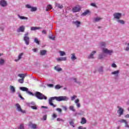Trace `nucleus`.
I'll list each match as a JSON object with an SVG mask.
<instances>
[{
    "mask_svg": "<svg viewBox=\"0 0 129 129\" xmlns=\"http://www.w3.org/2000/svg\"><path fill=\"white\" fill-rule=\"evenodd\" d=\"M117 108H118V110H117V113L119 114V116H121V115L123 114V109L119 106H118Z\"/></svg>",
    "mask_w": 129,
    "mask_h": 129,
    "instance_id": "11",
    "label": "nucleus"
},
{
    "mask_svg": "<svg viewBox=\"0 0 129 129\" xmlns=\"http://www.w3.org/2000/svg\"><path fill=\"white\" fill-rule=\"evenodd\" d=\"M31 95L32 96H35V97H37L38 99H40V100H42L43 99H45L46 100V99H47V97L39 92H36L35 94H33V95Z\"/></svg>",
    "mask_w": 129,
    "mask_h": 129,
    "instance_id": "3",
    "label": "nucleus"
},
{
    "mask_svg": "<svg viewBox=\"0 0 129 129\" xmlns=\"http://www.w3.org/2000/svg\"><path fill=\"white\" fill-rule=\"evenodd\" d=\"M125 127H126L127 128H129V124L127 123V121L125 122Z\"/></svg>",
    "mask_w": 129,
    "mask_h": 129,
    "instance_id": "52",
    "label": "nucleus"
},
{
    "mask_svg": "<svg viewBox=\"0 0 129 129\" xmlns=\"http://www.w3.org/2000/svg\"><path fill=\"white\" fill-rule=\"evenodd\" d=\"M61 88V86L59 85H56L55 86V89H60Z\"/></svg>",
    "mask_w": 129,
    "mask_h": 129,
    "instance_id": "46",
    "label": "nucleus"
},
{
    "mask_svg": "<svg viewBox=\"0 0 129 129\" xmlns=\"http://www.w3.org/2000/svg\"><path fill=\"white\" fill-rule=\"evenodd\" d=\"M42 33L43 35H47V31L46 30H43Z\"/></svg>",
    "mask_w": 129,
    "mask_h": 129,
    "instance_id": "53",
    "label": "nucleus"
},
{
    "mask_svg": "<svg viewBox=\"0 0 129 129\" xmlns=\"http://www.w3.org/2000/svg\"><path fill=\"white\" fill-rule=\"evenodd\" d=\"M120 122H124V123H125V122H126V120H124V119H122L121 120L119 121Z\"/></svg>",
    "mask_w": 129,
    "mask_h": 129,
    "instance_id": "56",
    "label": "nucleus"
},
{
    "mask_svg": "<svg viewBox=\"0 0 129 129\" xmlns=\"http://www.w3.org/2000/svg\"><path fill=\"white\" fill-rule=\"evenodd\" d=\"M9 88H10L11 93H16V88H15V87H14V86H10Z\"/></svg>",
    "mask_w": 129,
    "mask_h": 129,
    "instance_id": "18",
    "label": "nucleus"
},
{
    "mask_svg": "<svg viewBox=\"0 0 129 129\" xmlns=\"http://www.w3.org/2000/svg\"><path fill=\"white\" fill-rule=\"evenodd\" d=\"M56 60L57 62H61V61H67V57H57L56 58Z\"/></svg>",
    "mask_w": 129,
    "mask_h": 129,
    "instance_id": "15",
    "label": "nucleus"
},
{
    "mask_svg": "<svg viewBox=\"0 0 129 129\" xmlns=\"http://www.w3.org/2000/svg\"><path fill=\"white\" fill-rule=\"evenodd\" d=\"M17 16L20 20H28L29 19L28 17H26L25 16H21L19 14H18Z\"/></svg>",
    "mask_w": 129,
    "mask_h": 129,
    "instance_id": "23",
    "label": "nucleus"
},
{
    "mask_svg": "<svg viewBox=\"0 0 129 129\" xmlns=\"http://www.w3.org/2000/svg\"><path fill=\"white\" fill-rule=\"evenodd\" d=\"M49 10H52V6L51 5H48L46 9V11L48 12Z\"/></svg>",
    "mask_w": 129,
    "mask_h": 129,
    "instance_id": "37",
    "label": "nucleus"
},
{
    "mask_svg": "<svg viewBox=\"0 0 129 129\" xmlns=\"http://www.w3.org/2000/svg\"><path fill=\"white\" fill-rule=\"evenodd\" d=\"M18 77H20L21 79H25V77H27V74H19L18 75Z\"/></svg>",
    "mask_w": 129,
    "mask_h": 129,
    "instance_id": "20",
    "label": "nucleus"
},
{
    "mask_svg": "<svg viewBox=\"0 0 129 129\" xmlns=\"http://www.w3.org/2000/svg\"><path fill=\"white\" fill-rule=\"evenodd\" d=\"M73 25L76 26L77 28H79V27H80V26L81 25V22L79 21H73Z\"/></svg>",
    "mask_w": 129,
    "mask_h": 129,
    "instance_id": "14",
    "label": "nucleus"
},
{
    "mask_svg": "<svg viewBox=\"0 0 129 129\" xmlns=\"http://www.w3.org/2000/svg\"><path fill=\"white\" fill-rule=\"evenodd\" d=\"M19 96L20 98H21V99H24V98L23 97H22V95H21V94L19 93Z\"/></svg>",
    "mask_w": 129,
    "mask_h": 129,
    "instance_id": "63",
    "label": "nucleus"
},
{
    "mask_svg": "<svg viewBox=\"0 0 129 129\" xmlns=\"http://www.w3.org/2000/svg\"><path fill=\"white\" fill-rule=\"evenodd\" d=\"M29 32H26L24 37V41L25 42L26 45H29L30 44V37H29Z\"/></svg>",
    "mask_w": 129,
    "mask_h": 129,
    "instance_id": "5",
    "label": "nucleus"
},
{
    "mask_svg": "<svg viewBox=\"0 0 129 129\" xmlns=\"http://www.w3.org/2000/svg\"><path fill=\"white\" fill-rule=\"evenodd\" d=\"M98 72L99 73L102 74L103 73V68L102 67H100L98 69Z\"/></svg>",
    "mask_w": 129,
    "mask_h": 129,
    "instance_id": "35",
    "label": "nucleus"
},
{
    "mask_svg": "<svg viewBox=\"0 0 129 129\" xmlns=\"http://www.w3.org/2000/svg\"><path fill=\"white\" fill-rule=\"evenodd\" d=\"M43 119L44 120H46L47 119V115H44L43 117Z\"/></svg>",
    "mask_w": 129,
    "mask_h": 129,
    "instance_id": "58",
    "label": "nucleus"
},
{
    "mask_svg": "<svg viewBox=\"0 0 129 129\" xmlns=\"http://www.w3.org/2000/svg\"><path fill=\"white\" fill-rule=\"evenodd\" d=\"M48 87H49L50 88H53L54 87V85L53 84H47Z\"/></svg>",
    "mask_w": 129,
    "mask_h": 129,
    "instance_id": "51",
    "label": "nucleus"
},
{
    "mask_svg": "<svg viewBox=\"0 0 129 129\" xmlns=\"http://www.w3.org/2000/svg\"><path fill=\"white\" fill-rule=\"evenodd\" d=\"M17 32H18V33H20V32L23 33L25 32V26H21L19 28V29L17 30Z\"/></svg>",
    "mask_w": 129,
    "mask_h": 129,
    "instance_id": "16",
    "label": "nucleus"
},
{
    "mask_svg": "<svg viewBox=\"0 0 129 129\" xmlns=\"http://www.w3.org/2000/svg\"><path fill=\"white\" fill-rule=\"evenodd\" d=\"M111 67L112 68H117V66H116V64L113 63L111 64Z\"/></svg>",
    "mask_w": 129,
    "mask_h": 129,
    "instance_id": "41",
    "label": "nucleus"
},
{
    "mask_svg": "<svg viewBox=\"0 0 129 129\" xmlns=\"http://www.w3.org/2000/svg\"><path fill=\"white\" fill-rule=\"evenodd\" d=\"M32 7V6L30 4H27L25 5V8H27V9H31Z\"/></svg>",
    "mask_w": 129,
    "mask_h": 129,
    "instance_id": "42",
    "label": "nucleus"
},
{
    "mask_svg": "<svg viewBox=\"0 0 129 129\" xmlns=\"http://www.w3.org/2000/svg\"><path fill=\"white\" fill-rule=\"evenodd\" d=\"M113 16L114 19L117 21V20H119L121 17H122V14L120 13H115L113 14Z\"/></svg>",
    "mask_w": 129,
    "mask_h": 129,
    "instance_id": "6",
    "label": "nucleus"
},
{
    "mask_svg": "<svg viewBox=\"0 0 129 129\" xmlns=\"http://www.w3.org/2000/svg\"><path fill=\"white\" fill-rule=\"evenodd\" d=\"M56 111H58V112H59V113H61L62 112V109L59 108H57L56 109Z\"/></svg>",
    "mask_w": 129,
    "mask_h": 129,
    "instance_id": "44",
    "label": "nucleus"
},
{
    "mask_svg": "<svg viewBox=\"0 0 129 129\" xmlns=\"http://www.w3.org/2000/svg\"><path fill=\"white\" fill-rule=\"evenodd\" d=\"M34 42L35 43H36L37 45H39L40 44V41H39V40L37 38H34Z\"/></svg>",
    "mask_w": 129,
    "mask_h": 129,
    "instance_id": "38",
    "label": "nucleus"
},
{
    "mask_svg": "<svg viewBox=\"0 0 129 129\" xmlns=\"http://www.w3.org/2000/svg\"><path fill=\"white\" fill-rule=\"evenodd\" d=\"M56 120H57V121H62L63 122H64V121L63 119H62V118H57L56 119Z\"/></svg>",
    "mask_w": 129,
    "mask_h": 129,
    "instance_id": "48",
    "label": "nucleus"
},
{
    "mask_svg": "<svg viewBox=\"0 0 129 129\" xmlns=\"http://www.w3.org/2000/svg\"><path fill=\"white\" fill-rule=\"evenodd\" d=\"M29 126H30V127H31V128L32 129H36L37 128V124H34L32 122H30L29 124Z\"/></svg>",
    "mask_w": 129,
    "mask_h": 129,
    "instance_id": "19",
    "label": "nucleus"
},
{
    "mask_svg": "<svg viewBox=\"0 0 129 129\" xmlns=\"http://www.w3.org/2000/svg\"><path fill=\"white\" fill-rule=\"evenodd\" d=\"M78 129H86V127H83V126H80L78 127Z\"/></svg>",
    "mask_w": 129,
    "mask_h": 129,
    "instance_id": "60",
    "label": "nucleus"
},
{
    "mask_svg": "<svg viewBox=\"0 0 129 129\" xmlns=\"http://www.w3.org/2000/svg\"><path fill=\"white\" fill-rule=\"evenodd\" d=\"M90 6L91 7H93L94 8H96V9H97V6H96V4H95L94 3H91L90 4Z\"/></svg>",
    "mask_w": 129,
    "mask_h": 129,
    "instance_id": "39",
    "label": "nucleus"
},
{
    "mask_svg": "<svg viewBox=\"0 0 129 129\" xmlns=\"http://www.w3.org/2000/svg\"><path fill=\"white\" fill-rule=\"evenodd\" d=\"M32 51H33L34 52H36L38 51V49L37 48H33L32 49Z\"/></svg>",
    "mask_w": 129,
    "mask_h": 129,
    "instance_id": "61",
    "label": "nucleus"
},
{
    "mask_svg": "<svg viewBox=\"0 0 129 129\" xmlns=\"http://www.w3.org/2000/svg\"><path fill=\"white\" fill-rule=\"evenodd\" d=\"M102 20V18L100 17H97L93 19V22L94 23H98V22H100Z\"/></svg>",
    "mask_w": 129,
    "mask_h": 129,
    "instance_id": "17",
    "label": "nucleus"
},
{
    "mask_svg": "<svg viewBox=\"0 0 129 129\" xmlns=\"http://www.w3.org/2000/svg\"><path fill=\"white\" fill-rule=\"evenodd\" d=\"M41 29L40 27H31L30 28L31 31H36V30H40Z\"/></svg>",
    "mask_w": 129,
    "mask_h": 129,
    "instance_id": "25",
    "label": "nucleus"
},
{
    "mask_svg": "<svg viewBox=\"0 0 129 129\" xmlns=\"http://www.w3.org/2000/svg\"><path fill=\"white\" fill-rule=\"evenodd\" d=\"M76 104V106H77V107H78V108H79L80 107H81V105L80 104V103H77Z\"/></svg>",
    "mask_w": 129,
    "mask_h": 129,
    "instance_id": "54",
    "label": "nucleus"
},
{
    "mask_svg": "<svg viewBox=\"0 0 129 129\" xmlns=\"http://www.w3.org/2000/svg\"><path fill=\"white\" fill-rule=\"evenodd\" d=\"M20 90H22V91H26V93H28V94H29L30 95H34V94H33V93L29 91V89H28V88L25 87H21L20 88Z\"/></svg>",
    "mask_w": 129,
    "mask_h": 129,
    "instance_id": "7",
    "label": "nucleus"
},
{
    "mask_svg": "<svg viewBox=\"0 0 129 129\" xmlns=\"http://www.w3.org/2000/svg\"><path fill=\"white\" fill-rule=\"evenodd\" d=\"M89 14V10H86L85 12L82 13V16H87Z\"/></svg>",
    "mask_w": 129,
    "mask_h": 129,
    "instance_id": "33",
    "label": "nucleus"
},
{
    "mask_svg": "<svg viewBox=\"0 0 129 129\" xmlns=\"http://www.w3.org/2000/svg\"><path fill=\"white\" fill-rule=\"evenodd\" d=\"M101 50L103 53H100L99 54V59H103L106 57V55H109L111 56L113 54V50L112 49L109 50L105 47H102Z\"/></svg>",
    "mask_w": 129,
    "mask_h": 129,
    "instance_id": "2",
    "label": "nucleus"
},
{
    "mask_svg": "<svg viewBox=\"0 0 129 129\" xmlns=\"http://www.w3.org/2000/svg\"><path fill=\"white\" fill-rule=\"evenodd\" d=\"M69 99L68 97L67 96H58V97H50L49 99V104L51 106H53V107H56L57 105H54V104L52 103L53 100H56V101H68V100Z\"/></svg>",
    "mask_w": 129,
    "mask_h": 129,
    "instance_id": "1",
    "label": "nucleus"
},
{
    "mask_svg": "<svg viewBox=\"0 0 129 129\" xmlns=\"http://www.w3.org/2000/svg\"><path fill=\"white\" fill-rule=\"evenodd\" d=\"M86 119L84 117H83L82 118L81 123H82V124H85V123H86Z\"/></svg>",
    "mask_w": 129,
    "mask_h": 129,
    "instance_id": "30",
    "label": "nucleus"
},
{
    "mask_svg": "<svg viewBox=\"0 0 129 129\" xmlns=\"http://www.w3.org/2000/svg\"><path fill=\"white\" fill-rule=\"evenodd\" d=\"M52 116L53 118H56V117H57V114H56L55 113H53Z\"/></svg>",
    "mask_w": 129,
    "mask_h": 129,
    "instance_id": "55",
    "label": "nucleus"
},
{
    "mask_svg": "<svg viewBox=\"0 0 129 129\" xmlns=\"http://www.w3.org/2000/svg\"><path fill=\"white\" fill-rule=\"evenodd\" d=\"M54 70H56L58 72H60V71H62V68H60V66L57 65L54 67Z\"/></svg>",
    "mask_w": 129,
    "mask_h": 129,
    "instance_id": "21",
    "label": "nucleus"
},
{
    "mask_svg": "<svg viewBox=\"0 0 129 129\" xmlns=\"http://www.w3.org/2000/svg\"><path fill=\"white\" fill-rule=\"evenodd\" d=\"M5 59L3 58H0V66H3L5 64Z\"/></svg>",
    "mask_w": 129,
    "mask_h": 129,
    "instance_id": "31",
    "label": "nucleus"
},
{
    "mask_svg": "<svg viewBox=\"0 0 129 129\" xmlns=\"http://www.w3.org/2000/svg\"><path fill=\"white\" fill-rule=\"evenodd\" d=\"M0 6L3 8H6L8 6V2L5 0H1L0 1Z\"/></svg>",
    "mask_w": 129,
    "mask_h": 129,
    "instance_id": "10",
    "label": "nucleus"
},
{
    "mask_svg": "<svg viewBox=\"0 0 129 129\" xmlns=\"http://www.w3.org/2000/svg\"><path fill=\"white\" fill-rule=\"evenodd\" d=\"M116 22H117L118 24H120L121 25H124V24H125V22L124 21V20L120 19L116 20Z\"/></svg>",
    "mask_w": 129,
    "mask_h": 129,
    "instance_id": "27",
    "label": "nucleus"
},
{
    "mask_svg": "<svg viewBox=\"0 0 129 129\" xmlns=\"http://www.w3.org/2000/svg\"><path fill=\"white\" fill-rule=\"evenodd\" d=\"M71 59L72 61H75L77 60V56H76V53H73L71 54Z\"/></svg>",
    "mask_w": 129,
    "mask_h": 129,
    "instance_id": "13",
    "label": "nucleus"
},
{
    "mask_svg": "<svg viewBox=\"0 0 129 129\" xmlns=\"http://www.w3.org/2000/svg\"><path fill=\"white\" fill-rule=\"evenodd\" d=\"M24 79H19L18 80V82L19 83H21V84H23V83H24Z\"/></svg>",
    "mask_w": 129,
    "mask_h": 129,
    "instance_id": "40",
    "label": "nucleus"
},
{
    "mask_svg": "<svg viewBox=\"0 0 129 129\" xmlns=\"http://www.w3.org/2000/svg\"><path fill=\"white\" fill-rule=\"evenodd\" d=\"M62 107L63 108V109H64V110H67V107L65 106H62Z\"/></svg>",
    "mask_w": 129,
    "mask_h": 129,
    "instance_id": "59",
    "label": "nucleus"
},
{
    "mask_svg": "<svg viewBox=\"0 0 129 129\" xmlns=\"http://www.w3.org/2000/svg\"><path fill=\"white\" fill-rule=\"evenodd\" d=\"M70 125L73 126V127H75V125H74V120H72L71 121L69 122Z\"/></svg>",
    "mask_w": 129,
    "mask_h": 129,
    "instance_id": "32",
    "label": "nucleus"
},
{
    "mask_svg": "<svg viewBox=\"0 0 129 129\" xmlns=\"http://www.w3.org/2000/svg\"><path fill=\"white\" fill-rule=\"evenodd\" d=\"M40 55L41 56H44L46 54H47V50H41L40 51Z\"/></svg>",
    "mask_w": 129,
    "mask_h": 129,
    "instance_id": "26",
    "label": "nucleus"
},
{
    "mask_svg": "<svg viewBox=\"0 0 129 129\" xmlns=\"http://www.w3.org/2000/svg\"><path fill=\"white\" fill-rule=\"evenodd\" d=\"M55 6L56 8H58V9H63V5H62L59 4V3H55Z\"/></svg>",
    "mask_w": 129,
    "mask_h": 129,
    "instance_id": "24",
    "label": "nucleus"
},
{
    "mask_svg": "<svg viewBox=\"0 0 129 129\" xmlns=\"http://www.w3.org/2000/svg\"><path fill=\"white\" fill-rule=\"evenodd\" d=\"M69 109L70 110H71L72 111H73L74 112H75L76 111V109L74 108V106L71 105L69 106Z\"/></svg>",
    "mask_w": 129,
    "mask_h": 129,
    "instance_id": "29",
    "label": "nucleus"
},
{
    "mask_svg": "<svg viewBox=\"0 0 129 129\" xmlns=\"http://www.w3.org/2000/svg\"><path fill=\"white\" fill-rule=\"evenodd\" d=\"M80 10H81L80 6L77 5L73 8L72 11L73 13H78V12L80 11Z\"/></svg>",
    "mask_w": 129,
    "mask_h": 129,
    "instance_id": "9",
    "label": "nucleus"
},
{
    "mask_svg": "<svg viewBox=\"0 0 129 129\" xmlns=\"http://www.w3.org/2000/svg\"><path fill=\"white\" fill-rule=\"evenodd\" d=\"M37 10H38L37 7H31L30 11H31V12H36Z\"/></svg>",
    "mask_w": 129,
    "mask_h": 129,
    "instance_id": "34",
    "label": "nucleus"
},
{
    "mask_svg": "<svg viewBox=\"0 0 129 129\" xmlns=\"http://www.w3.org/2000/svg\"><path fill=\"white\" fill-rule=\"evenodd\" d=\"M73 80H74V81L75 82H76V83L77 82V79H76V78H73Z\"/></svg>",
    "mask_w": 129,
    "mask_h": 129,
    "instance_id": "62",
    "label": "nucleus"
},
{
    "mask_svg": "<svg viewBox=\"0 0 129 129\" xmlns=\"http://www.w3.org/2000/svg\"><path fill=\"white\" fill-rule=\"evenodd\" d=\"M23 55H24V53L23 52L20 53L18 55V58L15 59V61H16V62H18V61H19V60H21V58H22V57H23Z\"/></svg>",
    "mask_w": 129,
    "mask_h": 129,
    "instance_id": "22",
    "label": "nucleus"
},
{
    "mask_svg": "<svg viewBox=\"0 0 129 129\" xmlns=\"http://www.w3.org/2000/svg\"><path fill=\"white\" fill-rule=\"evenodd\" d=\"M125 51H129V43L127 44L126 47L125 49Z\"/></svg>",
    "mask_w": 129,
    "mask_h": 129,
    "instance_id": "49",
    "label": "nucleus"
},
{
    "mask_svg": "<svg viewBox=\"0 0 129 129\" xmlns=\"http://www.w3.org/2000/svg\"><path fill=\"white\" fill-rule=\"evenodd\" d=\"M76 98H77V96L76 95H74L72 97H71V100L73 101Z\"/></svg>",
    "mask_w": 129,
    "mask_h": 129,
    "instance_id": "43",
    "label": "nucleus"
},
{
    "mask_svg": "<svg viewBox=\"0 0 129 129\" xmlns=\"http://www.w3.org/2000/svg\"><path fill=\"white\" fill-rule=\"evenodd\" d=\"M100 47H105V46H106V43L105 42H101L100 43Z\"/></svg>",
    "mask_w": 129,
    "mask_h": 129,
    "instance_id": "36",
    "label": "nucleus"
},
{
    "mask_svg": "<svg viewBox=\"0 0 129 129\" xmlns=\"http://www.w3.org/2000/svg\"><path fill=\"white\" fill-rule=\"evenodd\" d=\"M59 55L61 57H63V56H66V52L60 50L59 51Z\"/></svg>",
    "mask_w": 129,
    "mask_h": 129,
    "instance_id": "28",
    "label": "nucleus"
},
{
    "mask_svg": "<svg viewBox=\"0 0 129 129\" xmlns=\"http://www.w3.org/2000/svg\"><path fill=\"white\" fill-rule=\"evenodd\" d=\"M75 103L76 104L79 103V99H76V100H75Z\"/></svg>",
    "mask_w": 129,
    "mask_h": 129,
    "instance_id": "57",
    "label": "nucleus"
},
{
    "mask_svg": "<svg viewBox=\"0 0 129 129\" xmlns=\"http://www.w3.org/2000/svg\"><path fill=\"white\" fill-rule=\"evenodd\" d=\"M18 129H25L24 127V124H21Z\"/></svg>",
    "mask_w": 129,
    "mask_h": 129,
    "instance_id": "45",
    "label": "nucleus"
},
{
    "mask_svg": "<svg viewBox=\"0 0 129 129\" xmlns=\"http://www.w3.org/2000/svg\"><path fill=\"white\" fill-rule=\"evenodd\" d=\"M31 108L32 109H35V110H37L38 109V108L37 107V106H31Z\"/></svg>",
    "mask_w": 129,
    "mask_h": 129,
    "instance_id": "47",
    "label": "nucleus"
},
{
    "mask_svg": "<svg viewBox=\"0 0 129 129\" xmlns=\"http://www.w3.org/2000/svg\"><path fill=\"white\" fill-rule=\"evenodd\" d=\"M49 39H50L51 40H55V36H49Z\"/></svg>",
    "mask_w": 129,
    "mask_h": 129,
    "instance_id": "50",
    "label": "nucleus"
},
{
    "mask_svg": "<svg viewBox=\"0 0 129 129\" xmlns=\"http://www.w3.org/2000/svg\"><path fill=\"white\" fill-rule=\"evenodd\" d=\"M96 54V50H93L88 56V59H94V54Z\"/></svg>",
    "mask_w": 129,
    "mask_h": 129,
    "instance_id": "12",
    "label": "nucleus"
},
{
    "mask_svg": "<svg viewBox=\"0 0 129 129\" xmlns=\"http://www.w3.org/2000/svg\"><path fill=\"white\" fill-rule=\"evenodd\" d=\"M30 104H31V105H35V103L34 102H31Z\"/></svg>",
    "mask_w": 129,
    "mask_h": 129,
    "instance_id": "64",
    "label": "nucleus"
},
{
    "mask_svg": "<svg viewBox=\"0 0 129 129\" xmlns=\"http://www.w3.org/2000/svg\"><path fill=\"white\" fill-rule=\"evenodd\" d=\"M120 71L119 70H116L114 71H113L111 73V75H113L115 79H116L118 76H119V73Z\"/></svg>",
    "mask_w": 129,
    "mask_h": 129,
    "instance_id": "8",
    "label": "nucleus"
},
{
    "mask_svg": "<svg viewBox=\"0 0 129 129\" xmlns=\"http://www.w3.org/2000/svg\"><path fill=\"white\" fill-rule=\"evenodd\" d=\"M15 106L16 107L17 111L20 112L21 113H26V110H23V109H22V107H21L20 104L17 103L16 104Z\"/></svg>",
    "mask_w": 129,
    "mask_h": 129,
    "instance_id": "4",
    "label": "nucleus"
}]
</instances>
